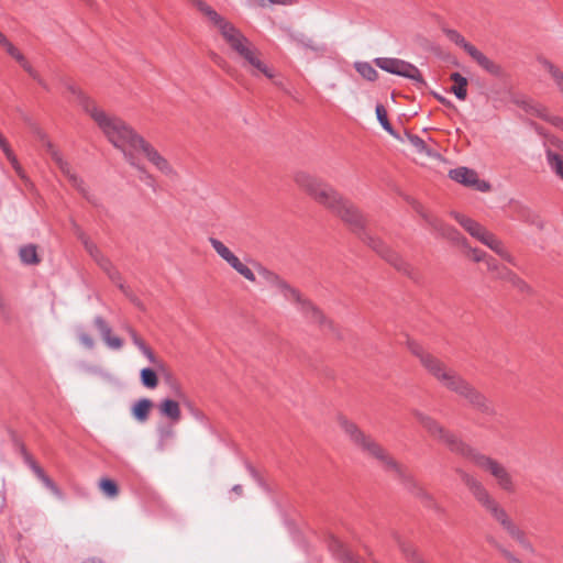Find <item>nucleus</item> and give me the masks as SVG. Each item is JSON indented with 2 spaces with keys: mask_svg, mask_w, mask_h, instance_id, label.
<instances>
[{
  "mask_svg": "<svg viewBox=\"0 0 563 563\" xmlns=\"http://www.w3.org/2000/svg\"><path fill=\"white\" fill-rule=\"evenodd\" d=\"M78 98L82 109L95 121L108 141L124 154L131 165H134V153H142L163 176L170 179L178 176L173 164L126 122L106 112L81 91L78 92Z\"/></svg>",
  "mask_w": 563,
  "mask_h": 563,
  "instance_id": "f257e3e1",
  "label": "nucleus"
},
{
  "mask_svg": "<svg viewBox=\"0 0 563 563\" xmlns=\"http://www.w3.org/2000/svg\"><path fill=\"white\" fill-rule=\"evenodd\" d=\"M194 4L206 16L209 24L221 34L230 48L243 60V66L252 75L263 74L267 78H274L273 70L262 60V53L250 42L231 22L220 15L202 0H194Z\"/></svg>",
  "mask_w": 563,
  "mask_h": 563,
  "instance_id": "f03ea898",
  "label": "nucleus"
},
{
  "mask_svg": "<svg viewBox=\"0 0 563 563\" xmlns=\"http://www.w3.org/2000/svg\"><path fill=\"white\" fill-rule=\"evenodd\" d=\"M410 350L420 360L422 366L445 388L463 396L473 406L485 411L488 410L486 398L454 371L448 368L442 361L426 352L419 344L411 343Z\"/></svg>",
  "mask_w": 563,
  "mask_h": 563,
  "instance_id": "7ed1b4c3",
  "label": "nucleus"
},
{
  "mask_svg": "<svg viewBox=\"0 0 563 563\" xmlns=\"http://www.w3.org/2000/svg\"><path fill=\"white\" fill-rule=\"evenodd\" d=\"M464 482L474 498L498 521L507 533L520 544H526L525 532L512 521L506 509L497 501L489 490L476 478L465 476Z\"/></svg>",
  "mask_w": 563,
  "mask_h": 563,
  "instance_id": "20e7f679",
  "label": "nucleus"
},
{
  "mask_svg": "<svg viewBox=\"0 0 563 563\" xmlns=\"http://www.w3.org/2000/svg\"><path fill=\"white\" fill-rule=\"evenodd\" d=\"M292 180L301 191L307 194L319 205L329 209L331 212L343 198V196L331 185L324 183L308 172H296L292 176Z\"/></svg>",
  "mask_w": 563,
  "mask_h": 563,
  "instance_id": "39448f33",
  "label": "nucleus"
},
{
  "mask_svg": "<svg viewBox=\"0 0 563 563\" xmlns=\"http://www.w3.org/2000/svg\"><path fill=\"white\" fill-rule=\"evenodd\" d=\"M336 421L350 441L363 452L382 461L388 467L397 468V462L371 435L361 430L356 423L342 415L338 416Z\"/></svg>",
  "mask_w": 563,
  "mask_h": 563,
  "instance_id": "423d86ee",
  "label": "nucleus"
},
{
  "mask_svg": "<svg viewBox=\"0 0 563 563\" xmlns=\"http://www.w3.org/2000/svg\"><path fill=\"white\" fill-rule=\"evenodd\" d=\"M479 468L487 472L496 482L499 489L507 494H514L517 490V483L510 471L497 460L481 454L471 448L466 455Z\"/></svg>",
  "mask_w": 563,
  "mask_h": 563,
  "instance_id": "0eeeda50",
  "label": "nucleus"
},
{
  "mask_svg": "<svg viewBox=\"0 0 563 563\" xmlns=\"http://www.w3.org/2000/svg\"><path fill=\"white\" fill-rule=\"evenodd\" d=\"M454 218L473 238L477 239L479 242L488 246L490 250H493L507 262H514L512 256L505 249L503 243L493 233H490L484 227H482L478 222L460 213H454Z\"/></svg>",
  "mask_w": 563,
  "mask_h": 563,
  "instance_id": "6e6552de",
  "label": "nucleus"
},
{
  "mask_svg": "<svg viewBox=\"0 0 563 563\" xmlns=\"http://www.w3.org/2000/svg\"><path fill=\"white\" fill-rule=\"evenodd\" d=\"M417 421L430 433L431 437L445 443L452 451L465 456L471 452V446L460 441L454 434L446 431L441 424L428 415L419 411H412Z\"/></svg>",
  "mask_w": 563,
  "mask_h": 563,
  "instance_id": "1a4fd4ad",
  "label": "nucleus"
},
{
  "mask_svg": "<svg viewBox=\"0 0 563 563\" xmlns=\"http://www.w3.org/2000/svg\"><path fill=\"white\" fill-rule=\"evenodd\" d=\"M417 421L430 433L431 437L445 443L452 451L465 456L471 452V446L460 441L454 434L446 431L441 424L428 415L419 411H412Z\"/></svg>",
  "mask_w": 563,
  "mask_h": 563,
  "instance_id": "9d476101",
  "label": "nucleus"
},
{
  "mask_svg": "<svg viewBox=\"0 0 563 563\" xmlns=\"http://www.w3.org/2000/svg\"><path fill=\"white\" fill-rule=\"evenodd\" d=\"M374 63L377 67L387 73L408 78L420 86L424 85L419 69L406 60L390 57H378L374 59Z\"/></svg>",
  "mask_w": 563,
  "mask_h": 563,
  "instance_id": "9b49d317",
  "label": "nucleus"
},
{
  "mask_svg": "<svg viewBox=\"0 0 563 563\" xmlns=\"http://www.w3.org/2000/svg\"><path fill=\"white\" fill-rule=\"evenodd\" d=\"M209 243L211 244L214 252L238 274L251 283L256 282V277L253 271L246 264H244L222 241L216 238H209Z\"/></svg>",
  "mask_w": 563,
  "mask_h": 563,
  "instance_id": "f8f14e48",
  "label": "nucleus"
},
{
  "mask_svg": "<svg viewBox=\"0 0 563 563\" xmlns=\"http://www.w3.org/2000/svg\"><path fill=\"white\" fill-rule=\"evenodd\" d=\"M258 273L264 279V282L272 288H275L286 300L294 303L295 301L301 300V294L299 292V290L290 286L285 279H283L276 273L262 266L260 267Z\"/></svg>",
  "mask_w": 563,
  "mask_h": 563,
  "instance_id": "ddd939ff",
  "label": "nucleus"
},
{
  "mask_svg": "<svg viewBox=\"0 0 563 563\" xmlns=\"http://www.w3.org/2000/svg\"><path fill=\"white\" fill-rule=\"evenodd\" d=\"M450 177L467 187L475 188L478 191L486 192L489 191L490 185L478 178V175L475 170L470 169L467 167H457L449 173Z\"/></svg>",
  "mask_w": 563,
  "mask_h": 563,
  "instance_id": "4468645a",
  "label": "nucleus"
},
{
  "mask_svg": "<svg viewBox=\"0 0 563 563\" xmlns=\"http://www.w3.org/2000/svg\"><path fill=\"white\" fill-rule=\"evenodd\" d=\"M47 151L60 172L68 178L69 183L80 192L85 194L86 188L82 180L77 176L74 168L64 161L59 152L51 143H47Z\"/></svg>",
  "mask_w": 563,
  "mask_h": 563,
  "instance_id": "2eb2a0df",
  "label": "nucleus"
},
{
  "mask_svg": "<svg viewBox=\"0 0 563 563\" xmlns=\"http://www.w3.org/2000/svg\"><path fill=\"white\" fill-rule=\"evenodd\" d=\"M332 212L350 225H362V214L356 209V207L344 197Z\"/></svg>",
  "mask_w": 563,
  "mask_h": 563,
  "instance_id": "dca6fc26",
  "label": "nucleus"
},
{
  "mask_svg": "<svg viewBox=\"0 0 563 563\" xmlns=\"http://www.w3.org/2000/svg\"><path fill=\"white\" fill-rule=\"evenodd\" d=\"M0 45L3 46L7 53L13 57L27 74L42 84V80L38 77V74L34 70V68L30 65V63L25 59L24 55L5 37L4 34L0 32Z\"/></svg>",
  "mask_w": 563,
  "mask_h": 563,
  "instance_id": "f3484780",
  "label": "nucleus"
},
{
  "mask_svg": "<svg viewBox=\"0 0 563 563\" xmlns=\"http://www.w3.org/2000/svg\"><path fill=\"white\" fill-rule=\"evenodd\" d=\"M0 45L3 46L7 53L13 57L27 74L42 84V80L38 77V74L34 70V68L30 65V63L25 59L24 55L5 37L4 34L0 32Z\"/></svg>",
  "mask_w": 563,
  "mask_h": 563,
  "instance_id": "a211bd4d",
  "label": "nucleus"
},
{
  "mask_svg": "<svg viewBox=\"0 0 563 563\" xmlns=\"http://www.w3.org/2000/svg\"><path fill=\"white\" fill-rule=\"evenodd\" d=\"M130 335L134 345L145 355L147 361L156 367L158 371H165L166 364L162 358H159L152 349L146 344V342L134 331L130 330Z\"/></svg>",
  "mask_w": 563,
  "mask_h": 563,
  "instance_id": "6ab92c4d",
  "label": "nucleus"
},
{
  "mask_svg": "<svg viewBox=\"0 0 563 563\" xmlns=\"http://www.w3.org/2000/svg\"><path fill=\"white\" fill-rule=\"evenodd\" d=\"M483 69L488 71L492 75L495 76H501L503 75V68L493 62L490 58H488L484 53H482L478 48H476L474 45L468 47V51L466 52Z\"/></svg>",
  "mask_w": 563,
  "mask_h": 563,
  "instance_id": "aec40b11",
  "label": "nucleus"
},
{
  "mask_svg": "<svg viewBox=\"0 0 563 563\" xmlns=\"http://www.w3.org/2000/svg\"><path fill=\"white\" fill-rule=\"evenodd\" d=\"M487 269L495 275V277L511 282L517 285H525L523 282L510 269L499 265L496 260L489 257L486 260Z\"/></svg>",
  "mask_w": 563,
  "mask_h": 563,
  "instance_id": "412c9836",
  "label": "nucleus"
},
{
  "mask_svg": "<svg viewBox=\"0 0 563 563\" xmlns=\"http://www.w3.org/2000/svg\"><path fill=\"white\" fill-rule=\"evenodd\" d=\"M95 324L103 341L110 349L120 350L123 346V341L120 338L112 335L111 329L101 318H96Z\"/></svg>",
  "mask_w": 563,
  "mask_h": 563,
  "instance_id": "4be33fe9",
  "label": "nucleus"
},
{
  "mask_svg": "<svg viewBox=\"0 0 563 563\" xmlns=\"http://www.w3.org/2000/svg\"><path fill=\"white\" fill-rule=\"evenodd\" d=\"M159 411L173 422H178L181 419L180 406L176 400L169 398L163 399L159 404Z\"/></svg>",
  "mask_w": 563,
  "mask_h": 563,
  "instance_id": "5701e85b",
  "label": "nucleus"
},
{
  "mask_svg": "<svg viewBox=\"0 0 563 563\" xmlns=\"http://www.w3.org/2000/svg\"><path fill=\"white\" fill-rule=\"evenodd\" d=\"M153 408L152 400L143 398L137 400L131 408V413L135 420L143 423L148 419L150 412Z\"/></svg>",
  "mask_w": 563,
  "mask_h": 563,
  "instance_id": "b1692460",
  "label": "nucleus"
},
{
  "mask_svg": "<svg viewBox=\"0 0 563 563\" xmlns=\"http://www.w3.org/2000/svg\"><path fill=\"white\" fill-rule=\"evenodd\" d=\"M296 305L300 308V310L312 321L316 323H322L324 321V316L322 312L313 306L310 301L305 299L301 296L300 301H295Z\"/></svg>",
  "mask_w": 563,
  "mask_h": 563,
  "instance_id": "393cba45",
  "label": "nucleus"
},
{
  "mask_svg": "<svg viewBox=\"0 0 563 563\" xmlns=\"http://www.w3.org/2000/svg\"><path fill=\"white\" fill-rule=\"evenodd\" d=\"M451 80L454 82L451 91L460 100H465L467 96V79L459 73H453L451 74Z\"/></svg>",
  "mask_w": 563,
  "mask_h": 563,
  "instance_id": "a878e982",
  "label": "nucleus"
},
{
  "mask_svg": "<svg viewBox=\"0 0 563 563\" xmlns=\"http://www.w3.org/2000/svg\"><path fill=\"white\" fill-rule=\"evenodd\" d=\"M157 372L156 367L154 368H143L140 372V379L144 387L148 389H154L158 385V378H157Z\"/></svg>",
  "mask_w": 563,
  "mask_h": 563,
  "instance_id": "bb28decb",
  "label": "nucleus"
},
{
  "mask_svg": "<svg viewBox=\"0 0 563 563\" xmlns=\"http://www.w3.org/2000/svg\"><path fill=\"white\" fill-rule=\"evenodd\" d=\"M354 67L356 71L366 80L375 81L378 78V73L367 62H356Z\"/></svg>",
  "mask_w": 563,
  "mask_h": 563,
  "instance_id": "cd10ccee",
  "label": "nucleus"
},
{
  "mask_svg": "<svg viewBox=\"0 0 563 563\" xmlns=\"http://www.w3.org/2000/svg\"><path fill=\"white\" fill-rule=\"evenodd\" d=\"M547 158L551 169L563 179V157L554 151L548 150Z\"/></svg>",
  "mask_w": 563,
  "mask_h": 563,
  "instance_id": "c85d7f7f",
  "label": "nucleus"
},
{
  "mask_svg": "<svg viewBox=\"0 0 563 563\" xmlns=\"http://www.w3.org/2000/svg\"><path fill=\"white\" fill-rule=\"evenodd\" d=\"M0 147L2 148L3 153L5 154L7 158L12 164V166L16 170V173L20 176H23L22 168H21L15 155L11 151L9 143L7 142V140L3 137V135L1 133H0Z\"/></svg>",
  "mask_w": 563,
  "mask_h": 563,
  "instance_id": "c756f323",
  "label": "nucleus"
},
{
  "mask_svg": "<svg viewBox=\"0 0 563 563\" xmlns=\"http://www.w3.org/2000/svg\"><path fill=\"white\" fill-rule=\"evenodd\" d=\"M445 35L450 41L455 43L457 46L462 47L465 52L468 51V47H471L473 44L467 42L462 34H460L455 30L445 29L444 30Z\"/></svg>",
  "mask_w": 563,
  "mask_h": 563,
  "instance_id": "7c9ffc66",
  "label": "nucleus"
},
{
  "mask_svg": "<svg viewBox=\"0 0 563 563\" xmlns=\"http://www.w3.org/2000/svg\"><path fill=\"white\" fill-rule=\"evenodd\" d=\"M20 257L25 264H36L38 263V257L36 253V249L34 245H26L20 250Z\"/></svg>",
  "mask_w": 563,
  "mask_h": 563,
  "instance_id": "2f4dec72",
  "label": "nucleus"
},
{
  "mask_svg": "<svg viewBox=\"0 0 563 563\" xmlns=\"http://www.w3.org/2000/svg\"><path fill=\"white\" fill-rule=\"evenodd\" d=\"M99 487L101 492L110 498H114L119 494L118 485L112 479L102 478L99 483Z\"/></svg>",
  "mask_w": 563,
  "mask_h": 563,
  "instance_id": "473e14b6",
  "label": "nucleus"
},
{
  "mask_svg": "<svg viewBox=\"0 0 563 563\" xmlns=\"http://www.w3.org/2000/svg\"><path fill=\"white\" fill-rule=\"evenodd\" d=\"M375 111H376V117H377L379 123L382 124V126L387 132L393 134L394 132H393L391 125H390V123H389V121L387 119V111L384 108V106L383 104H377Z\"/></svg>",
  "mask_w": 563,
  "mask_h": 563,
  "instance_id": "72a5a7b5",
  "label": "nucleus"
},
{
  "mask_svg": "<svg viewBox=\"0 0 563 563\" xmlns=\"http://www.w3.org/2000/svg\"><path fill=\"white\" fill-rule=\"evenodd\" d=\"M549 73H550L551 77L553 78L558 90L563 96V73L559 68H556L552 65L549 66Z\"/></svg>",
  "mask_w": 563,
  "mask_h": 563,
  "instance_id": "f704fd0d",
  "label": "nucleus"
},
{
  "mask_svg": "<svg viewBox=\"0 0 563 563\" xmlns=\"http://www.w3.org/2000/svg\"><path fill=\"white\" fill-rule=\"evenodd\" d=\"M85 371L89 374L98 375L104 379H109L110 375L108 372H106L102 367L98 365H86Z\"/></svg>",
  "mask_w": 563,
  "mask_h": 563,
  "instance_id": "c9c22d12",
  "label": "nucleus"
},
{
  "mask_svg": "<svg viewBox=\"0 0 563 563\" xmlns=\"http://www.w3.org/2000/svg\"><path fill=\"white\" fill-rule=\"evenodd\" d=\"M408 142L410 143V145L418 152L422 153L427 150L426 147V144L423 142V140H421L419 136L417 135H409L408 136Z\"/></svg>",
  "mask_w": 563,
  "mask_h": 563,
  "instance_id": "e433bc0d",
  "label": "nucleus"
},
{
  "mask_svg": "<svg viewBox=\"0 0 563 563\" xmlns=\"http://www.w3.org/2000/svg\"><path fill=\"white\" fill-rule=\"evenodd\" d=\"M529 111L532 113V114H536L538 115L539 118L545 120V115L543 113H550V111L548 110V108H545L544 106L540 104V103H533L530 106L529 108Z\"/></svg>",
  "mask_w": 563,
  "mask_h": 563,
  "instance_id": "4c0bfd02",
  "label": "nucleus"
},
{
  "mask_svg": "<svg viewBox=\"0 0 563 563\" xmlns=\"http://www.w3.org/2000/svg\"><path fill=\"white\" fill-rule=\"evenodd\" d=\"M78 339L80 341V343L86 347V349H92L95 346V340L93 338L88 334L87 332H80L78 334Z\"/></svg>",
  "mask_w": 563,
  "mask_h": 563,
  "instance_id": "58836bf2",
  "label": "nucleus"
},
{
  "mask_svg": "<svg viewBox=\"0 0 563 563\" xmlns=\"http://www.w3.org/2000/svg\"><path fill=\"white\" fill-rule=\"evenodd\" d=\"M545 115V121L550 122L552 125L563 130V118L550 113H543Z\"/></svg>",
  "mask_w": 563,
  "mask_h": 563,
  "instance_id": "ea45409f",
  "label": "nucleus"
},
{
  "mask_svg": "<svg viewBox=\"0 0 563 563\" xmlns=\"http://www.w3.org/2000/svg\"><path fill=\"white\" fill-rule=\"evenodd\" d=\"M468 256L475 262L484 261L485 263H486V260L489 258L488 256H486V254L484 252H482L477 249H470Z\"/></svg>",
  "mask_w": 563,
  "mask_h": 563,
  "instance_id": "a19ab883",
  "label": "nucleus"
},
{
  "mask_svg": "<svg viewBox=\"0 0 563 563\" xmlns=\"http://www.w3.org/2000/svg\"><path fill=\"white\" fill-rule=\"evenodd\" d=\"M416 210L431 224L433 225L434 228H438V221L433 218H430L429 214L427 212H424L423 208L418 205L416 207Z\"/></svg>",
  "mask_w": 563,
  "mask_h": 563,
  "instance_id": "79ce46f5",
  "label": "nucleus"
},
{
  "mask_svg": "<svg viewBox=\"0 0 563 563\" xmlns=\"http://www.w3.org/2000/svg\"><path fill=\"white\" fill-rule=\"evenodd\" d=\"M85 245H86L87 251L91 254V256H93L97 260L98 253H99L97 247L89 242H85Z\"/></svg>",
  "mask_w": 563,
  "mask_h": 563,
  "instance_id": "37998d69",
  "label": "nucleus"
},
{
  "mask_svg": "<svg viewBox=\"0 0 563 563\" xmlns=\"http://www.w3.org/2000/svg\"><path fill=\"white\" fill-rule=\"evenodd\" d=\"M272 4L290 5L295 3V0H268Z\"/></svg>",
  "mask_w": 563,
  "mask_h": 563,
  "instance_id": "c03bdc74",
  "label": "nucleus"
},
{
  "mask_svg": "<svg viewBox=\"0 0 563 563\" xmlns=\"http://www.w3.org/2000/svg\"><path fill=\"white\" fill-rule=\"evenodd\" d=\"M268 0H247L250 5L265 7Z\"/></svg>",
  "mask_w": 563,
  "mask_h": 563,
  "instance_id": "a18cd8bd",
  "label": "nucleus"
},
{
  "mask_svg": "<svg viewBox=\"0 0 563 563\" xmlns=\"http://www.w3.org/2000/svg\"><path fill=\"white\" fill-rule=\"evenodd\" d=\"M434 96H435V98H437V99H438L442 104H444V106H446V107H453V104L451 103V101H450V100H448L446 98H444V97H442V96H440V95H434Z\"/></svg>",
  "mask_w": 563,
  "mask_h": 563,
  "instance_id": "49530a36",
  "label": "nucleus"
},
{
  "mask_svg": "<svg viewBox=\"0 0 563 563\" xmlns=\"http://www.w3.org/2000/svg\"><path fill=\"white\" fill-rule=\"evenodd\" d=\"M507 558L508 560L511 562V563H522L520 560L516 559L515 556H512L511 554H507Z\"/></svg>",
  "mask_w": 563,
  "mask_h": 563,
  "instance_id": "de8ad7c7",
  "label": "nucleus"
},
{
  "mask_svg": "<svg viewBox=\"0 0 563 563\" xmlns=\"http://www.w3.org/2000/svg\"><path fill=\"white\" fill-rule=\"evenodd\" d=\"M173 435V430H166L162 433V438H165V437H172Z\"/></svg>",
  "mask_w": 563,
  "mask_h": 563,
  "instance_id": "09e8293b",
  "label": "nucleus"
},
{
  "mask_svg": "<svg viewBox=\"0 0 563 563\" xmlns=\"http://www.w3.org/2000/svg\"><path fill=\"white\" fill-rule=\"evenodd\" d=\"M301 43H302L303 45H306V46L310 47V48H314V47L310 44V40H307V41H306V40H303V38H302V40H301Z\"/></svg>",
  "mask_w": 563,
  "mask_h": 563,
  "instance_id": "8fccbe9b",
  "label": "nucleus"
},
{
  "mask_svg": "<svg viewBox=\"0 0 563 563\" xmlns=\"http://www.w3.org/2000/svg\"><path fill=\"white\" fill-rule=\"evenodd\" d=\"M44 482L46 483V485L54 487L53 483L48 478L45 477Z\"/></svg>",
  "mask_w": 563,
  "mask_h": 563,
  "instance_id": "3c124183",
  "label": "nucleus"
},
{
  "mask_svg": "<svg viewBox=\"0 0 563 563\" xmlns=\"http://www.w3.org/2000/svg\"><path fill=\"white\" fill-rule=\"evenodd\" d=\"M556 145H558V147H559L560 150H562V151H563V143H562V142H558V144H556Z\"/></svg>",
  "mask_w": 563,
  "mask_h": 563,
  "instance_id": "603ef678",
  "label": "nucleus"
},
{
  "mask_svg": "<svg viewBox=\"0 0 563 563\" xmlns=\"http://www.w3.org/2000/svg\"><path fill=\"white\" fill-rule=\"evenodd\" d=\"M234 490L238 492L239 494L241 493V487L240 486H235L234 487Z\"/></svg>",
  "mask_w": 563,
  "mask_h": 563,
  "instance_id": "864d4df0",
  "label": "nucleus"
}]
</instances>
